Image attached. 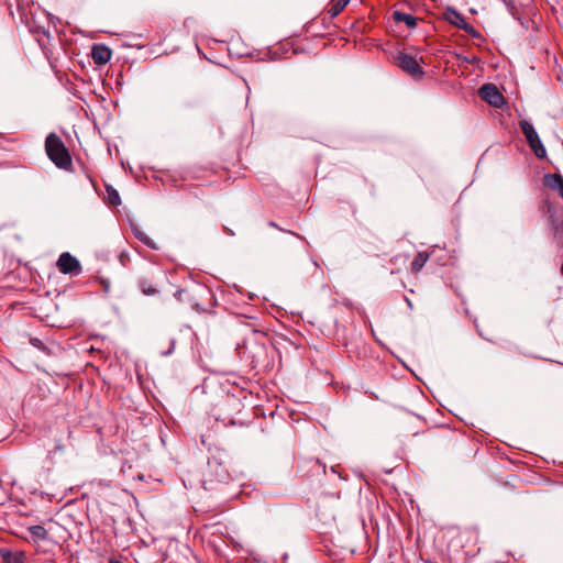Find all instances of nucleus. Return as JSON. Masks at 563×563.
I'll return each mask as SVG.
<instances>
[{"label": "nucleus", "instance_id": "nucleus-1", "mask_svg": "<svg viewBox=\"0 0 563 563\" xmlns=\"http://www.w3.org/2000/svg\"><path fill=\"white\" fill-rule=\"evenodd\" d=\"M45 152L48 158L60 169L73 167L71 156L63 140L56 133H49L45 139Z\"/></svg>", "mask_w": 563, "mask_h": 563}, {"label": "nucleus", "instance_id": "nucleus-2", "mask_svg": "<svg viewBox=\"0 0 563 563\" xmlns=\"http://www.w3.org/2000/svg\"><path fill=\"white\" fill-rule=\"evenodd\" d=\"M519 125H520V130H521L522 134L525 135V137L527 140V143L529 144V146H530L531 151L534 153V155L538 158H544L547 155V151H545L537 131L534 130L533 125L527 120L520 121Z\"/></svg>", "mask_w": 563, "mask_h": 563}, {"label": "nucleus", "instance_id": "nucleus-3", "mask_svg": "<svg viewBox=\"0 0 563 563\" xmlns=\"http://www.w3.org/2000/svg\"><path fill=\"white\" fill-rule=\"evenodd\" d=\"M396 65L411 76L413 79H421L424 75V71L417 58L407 53L400 52L395 58Z\"/></svg>", "mask_w": 563, "mask_h": 563}, {"label": "nucleus", "instance_id": "nucleus-4", "mask_svg": "<svg viewBox=\"0 0 563 563\" xmlns=\"http://www.w3.org/2000/svg\"><path fill=\"white\" fill-rule=\"evenodd\" d=\"M56 266L62 274L77 276L81 273L79 261L68 252L59 255Z\"/></svg>", "mask_w": 563, "mask_h": 563}, {"label": "nucleus", "instance_id": "nucleus-5", "mask_svg": "<svg viewBox=\"0 0 563 563\" xmlns=\"http://www.w3.org/2000/svg\"><path fill=\"white\" fill-rule=\"evenodd\" d=\"M481 97L494 107H499L504 102V96L493 84H485L479 89Z\"/></svg>", "mask_w": 563, "mask_h": 563}, {"label": "nucleus", "instance_id": "nucleus-6", "mask_svg": "<svg viewBox=\"0 0 563 563\" xmlns=\"http://www.w3.org/2000/svg\"><path fill=\"white\" fill-rule=\"evenodd\" d=\"M543 184L549 189L556 191L563 199V177L560 174H547L543 178Z\"/></svg>", "mask_w": 563, "mask_h": 563}, {"label": "nucleus", "instance_id": "nucleus-7", "mask_svg": "<svg viewBox=\"0 0 563 563\" xmlns=\"http://www.w3.org/2000/svg\"><path fill=\"white\" fill-rule=\"evenodd\" d=\"M391 16L396 23L402 22L407 25L408 29H413L417 26V18L411 14L396 10L393 12Z\"/></svg>", "mask_w": 563, "mask_h": 563}, {"label": "nucleus", "instance_id": "nucleus-8", "mask_svg": "<svg viewBox=\"0 0 563 563\" xmlns=\"http://www.w3.org/2000/svg\"><path fill=\"white\" fill-rule=\"evenodd\" d=\"M351 0H331L327 8V14L330 18L338 16L350 3Z\"/></svg>", "mask_w": 563, "mask_h": 563}, {"label": "nucleus", "instance_id": "nucleus-9", "mask_svg": "<svg viewBox=\"0 0 563 563\" xmlns=\"http://www.w3.org/2000/svg\"><path fill=\"white\" fill-rule=\"evenodd\" d=\"M27 532L33 542L45 541L48 538V532L43 526H31L27 528Z\"/></svg>", "mask_w": 563, "mask_h": 563}, {"label": "nucleus", "instance_id": "nucleus-10", "mask_svg": "<svg viewBox=\"0 0 563 563\" xmlns=\"http://www.w3.org/2000/svg\"><path fill=\"white\" fill-rule=\"evenodd\" d=\"M429 257H430V255L427 252H419L415 256L413 261L411 262V265H410L411 273L417 275L422 269V267L426 265Z\"/></svg>", "mask_w": 563, "mask_h": 563}, {"label": "nucleus", "instance_id": "nucleus-11", "mask_svg": "<svg viewBox=\"0 0 563 563\" xmlns=\"http://www.w3.org/2000/svg\"><path fill=\"white\" fill-rule=\"evenodd\" d=\"M91 56L93 58L95 64L104 65L106 64V44L93 45Z\"/></svg>", "mask_w": 563, "mask_h": 563}, {"label": "nucleus", "instance_id": "nucleus-12", "mask_svg": "<svg viewBox=\"0 0 563 563\" xmlns=\"http://www.w3.org/2000/svg\"><path fill=\"white\" fill-rule=\"evenodd\" d=\"M2 559L3 563H25V555L23 552L5 551Z\"/></svg>", "mask_w": 563, "mask_h": 563}, {"label": "nucleus", "instance_id": "nucleus-13", "mask_svg": "<svg viewBox=\"0 0 563 563\" xmlns=\"http://www.w3.org/2000/svg\"><path fill=\"white\" fill-rule=\"evenodd\" d=\"M133 232L135 238L140 240L142 243H144L146 246H148L152 250H158V246L145 232L137 228H133Z\"/></svg>", "mask_w": 563, "mask_h": 563}, {"label": "nucleus", "instance_id": "nucleus-14", "mask_svg": "<svg viewBox=\"0 0 563 563\" xmlns=\"http://www.w3.org/2000/svg\"><path fill=\"white\" fill-rule=\"evenodd\" d=\"M108 206L110 207H118L121 205V198L119 196V192L108 185Z\"/></svg>", "mask_w": 563, "mask_h": 563}, {"label": "nucleus", "instance_id": "nucleus-15", "mask_svg": "<svg viewBox=\"0 0 563 563\" xmlns=\"http://www.w3.org/2000/svg\"><path fill=\"white\" fill-rule=\"evenodd\" d=\"M307 464L310 467V471H312L316 474H324L325 473V464L321 463L318 459H311L307 462Z\"/></svg>", "mask_w": 563, "mask_h": 563}, {"label": "nucleus", "instance_id": "nucleus-16", "mask_svg": "<svg viewBox=\"0 0 563 563\" xmlns=\"http://www.w3.org/2000/svg\"><path fill=\"white\" fill-rule=\"evenodd\" d=\"M452 23L468 34L473 35L474 37L479 35V33L470 23L460 24L457 21H452Z\"/></svg>", "mask_w": 563, "mask_h": 563}, {"label": "nucleus", "instance_id": "nucleus-17", "mask_svg": "<svg viewBox=\"0 0 563 563\" xmlns=\"http://www.w3.org/2000/svg\"><path fill=\"white\" fill-rule=\"evenodd\" d=\"M140 288L145 295H155L157 292V289L151 285L147 286L145 280L140 282Z\"/></svg>", "mask_w": 563, "mask_h": 563}, {"label": "nucleus", "instance_id": "nucleus-18", "mask_svg": "<svg viewBox=\"0 0 563 563\" xmlns=\"http://www.w3.org/2000/svg\"><path fill=\"white\" fill-rule=\"evenodd\" d=\"M30 343L32 346L36 347L37 350L47 352L46 345L38 338H30Z\"/></svg>", "mask_w": 563, "mask_h": 563}, {"label": "nucleus", "instance_id": "nucleus-19", "mask_svg": "<svg viewBox=\"0 0 563 563\" xmlns=\"http://www.w3.org/2000/svg\"><path fill=\"white\" fill-rule=\"evenodd\" d=\"M453 16H454V19H451V20H450L451 22H452V21H457L460 24L467 23V22L464 20V18H463L460 13H457V12H455V11L453 12Z\"/></svg>", "mask_w": 563, "mask_h": 563}, {"label": "nucleus", "instance_id": "nucleus-20", "mask_svg": "<svg viewBox=\"0 0 563 563\" xmlns=\"http://www.w3.org/2000/svg\"><path fill=\"white\" fill-rule=\"evenodd\" d=\"M194 309L198 312H207V310L202 308L199 303H195Z\"/></svg>", "mask_w": 563, "mask_h": 563}, {"label": "nucleus", "instance_id": "nucleus-21", "mask_svg": "<svg viewBox=\"0 0 563 563\" xmlns=\"http://www.w3.org/2000/svg\"><path fill=\"white\" fill-rule=\"evenodd\" d=\"M128 258H129V256H128L126 254H124V253H122V254L120 255V262H121L123 265L125 264V260H128Z\"/></svg>", "mask_w": 563, "mask_h": 563}, {"label": "nucleus", "instance_id": "nucleus-22", "mask_svg": "<svg viewBox=\"0 0 563 563\" xmlns=\"http://www.w3.org/2000/svg\"><path fill=\"white\" fill-rule=\"evenodd\" d=\"M405 301H406V303L408 305V307H409L410 309H412L413 305H412L411 300H410L408 297H405Z\"/></svg>", "mask_w": 563, "mask_h": 563}, {"label": "nucleus", "instance_id": "nucleus-23", "mask_svg": "<svg viewBox=\"0 0 563 563\" xmlns=\"http://www.w3.org/2000/svg\"><path fill=\"white\" fill-rule=\"evenodd\" d=\"M108 563H122V562L115 558H111L108 560Z\"/></svg>", "mask_w": 563, "mask_h": 563}, {"label": "nucleus", "instance_id": "nucleus-24", "mask_svg": "<svg viewBox=\"0 0 563 563\" xmlns=\"http://www.w3.org/2000/svg\"><path fill=\"white\" fill-rule=\"evenodd\" d=\"M111 54H112V52H111V49L108 47V55H107L108 62L111 59Z\"/></svg>", "mask_w": 563, "mask_h": 563}, {"label": "nucleus", "instance_id": "nucleus-25", "mask_svg": "<svg viewBox=\"0 0 563 563\" xmlns=\"http://www.w3.org/2000/svg\"><path fill=\"white\" fill-rule=\"evenodd\" d=\"M225 231H227L230 235H233V234H234L231 230H229V229H227V228H225Z\"/></svg>", "mask_w": 563, "mask_h": 563}, {"label": "nucleus", "instance_id": "nucleus-26", "mask_svg": "<svg viewBox=\"0 0 563 563\" xmlns=\"http://www.w3.org/2000/svg\"><path fill=\"white\" fill-rule=\"evenodd\" d=\"M170 352H172V349H169V350H168L166 353H164V354H165V355H168V354H170Z\"/></svg>", "mask_w": 563, "mask_h": 563}]
</instances>
